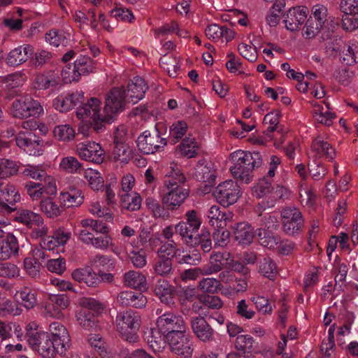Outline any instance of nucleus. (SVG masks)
Segmentation results:
<instances>
[{"mask_svg": "<svg viewBox=\"0 0 358 358\" xmlns=\"http://www.w3.org/2000/svg\"><path fill=\"white\" fill-rule=\"evenodd\" d=\"M234 165L230 168L233 176L241 182L248 184L253 178V170L262 164V156L257 152L236 150L230 155Z\"/></svg>", "mask_w": 358, "mask_h": 358, "instance_id": "nucleus-1", "label": "nucleus"}, {"mask_svg": "<svg viewBox=\"0 0 358 358\" xmlns=\"http://www.w3.org/2000/svg\"><path fill=\"white\" fill-rule=\"evenodd\" d=\"M186 180L185 175L180 170H173L164 180V185L167 192L162 196V202L168 210H176L189 196V190L180 185Z\"/></svg>", "mask_w": 358, "mask_h": 358, "instance_id": "nucleus-2", "label": "nucleus"}, {"mask_svg": "<svg viewBox=\"0 0 358 358\" xmlns=\"http://www.w3.org/2000/svg\"><path fill=\"white\" fill-rule=\"evenodd\" d=\"M271 182L264 177L260 179L252 188V194L257 199H264L257 206V210L262 211L273 208L278 199H281L288 194V190L283 186L278 185L274 191Z\"/></svg>", "mask_w": 358, "mask_h": 358, "instance_id": "nucleus-3", "label": "nucleus"}, {"mask_svg": "<svg viewBox=\"0 0 358 358\" xmlns=\"http://www.w3.org/2000/svg\"><path fill=\"white\" fill-rule=\"evenodd\" d=\"M141 323V315L133 310L118 313L115 318L116 329L120 336L132 343L138 341V331Z\"/></svg>", "mask_w": 358, "mask_h": 358, "instance_id": "nucleus-4", "label": "nucleus"}, {"mask_svg": "<svg viewBox=\"0 0 358 358\" xmlns=\"http://www.w3.org/2000/svg\"><path fill=\"white\" fill-rule=\"evenodd\" d=\"M31 348L43 358H55L57 355L64 356L67 350L52 340L48 332L31 334L27 338Z\"/></svg>", "mask_w": 358, "mask_h": 358, "instance_id": "nucleus-5", "label": "nucleus"}, {"mask_svg": "<svg viewBox=\"0 0 358 358\" xmlns=\"http://www.w3.org/2000/svg\"><path fill=\"white\" fill-rule=\"evenodd\" d=\"M101 101L91 98L86 103L77 109V116L83 120L88 121L96 132L101 131L108 117L101 113Z\"/></svg>", "mask_w": 358, "mask_h": 358, "instance_id": "nucleus-6", "label": "nucleus"}, {"mask_svg": "<svg viewBox=\"0 0 358 358\" xmlns=\"http://www.w3.org/2000/svg\"><path fill=\"white\" fill-rule=\"evenodd\" d=\"M15 220L31 229L30 236L33 238L45 236L48 234V227L44 224L43 217L36 213L27 209L19 210Z\"/></svg>", "mask_w": 358, "mask_h": 358, "instance_id": "nucleus-7", "label": "nucleus"}, {"mask_svg": "<svg viewBox=\"0 0 358 358\" xmlns=\"http://www.w3.org/2000/svg\"><path fill=\"white\" fill-rule=\"evenodd\" d=\"M10 113L14 117L24 119L39 116L43 113V108L38 101L30 96H23L13 101Z\"/></svg>", "mask_w": 358, "mask_h": 358, "instance_id": "nucleus-8", "label": "nucleus"}, {"mask_svg": "<svg viewBox=\"0 0 358 358\" xmlns=\"http://www.w3.org/2000/svg\"><path fill=\"white\" fill-rule=\"evenodd\" d=\"M282 229L285 234L294 236L299 234L304 226V220L301 212L294 206L284 208L280 213Z\"/></svg>", "mask_w": 358, "mask_h": 358, "instance_id": "nucleus-9", "label": "nucleus"}, {"mask_svg": "<svg viewBox=\"0 0 358 358\" xmlns=\"http://www.w3.org/2000/svg\"><path fill=\"white\" fill-rule=\"evenodd\" d=\"M171 351L176 355L189 357L193 352L192 342L187 334V327L175 333L165 335Z\"/></svg>", "mask_w": 358, "mask_h": 358, "instance_id": "nucleus-10", "label": "nucleus"}, {"mask_svg": "<svg viewBox=\"0 0 358 358\" xmlns=\"http://www.w3.org/2000/svg\"><path fill=\"white\" fill-rule=\"evenodd\" d=\"M166 144V138H162L157 129L152 131H145L137 139V145L139 150L146 155L162 150Z\"/></svg>", "mask_w": 358, "mask_h": 358, "instance_id": "nucleus-11", "label": "nucleus"}, {"mask_svg": "<svg viewBox=\"0 0 358 358\" xmlns=\"http://www.w3.org/2000/svg\"><path fill=\"white\" fill-rule=\"evenodd\" d=\"M213 194L220 204L228 207L236 203L241 195V192L236 182L227 180L216 187Z\"/></svg>", "mask_w": 358, "mask_h": 358, "instance_id": "nucleus-12", "label": "nucleus"}, {"mask_svg": "<svg viewBox=\"0 0 358 358\" xmlns=\"http://www.w3.org/2000/svg\"><path fill=\"white\" fill-rule=\"evenodd\" d=\"M125 90L122 88H113L106 96L104 113L108 117L109 122L112 120L113 115L122 111L125 104L128 102V98L125 94Z\"/></svg>", "mask_w": 358, "mask_h": 358, "instance_id": "nucleus-13", "label": "nucleus"}, {"mask_svg": "<svg viewBox=\"0 0 358 358\" xmlns=\"http://www.w3.org/2000/svg\"><path fill=\"white\" fill-rule=\"evenodd\" d=\"M156 314L160 315L157 319V328L163 334H171V333H175L178 329L181 330L187 327L183 318L173 313L166 312L162 313V310L157 308Z\"/></svg>", "mask_w": 358, "mask_h": 358, "instance_id": "nucleus-14", "label": "nucleus"}, {"mask_svg": "<svg viewBox=\"0 0 358 358\" xmlns=\"http://www.w3.org/2000/svg\"><path fill=\"white\" fill-rule=\"evenodd\" d=\"M339 9L343 13L342 28L347 31L358 29V0H341Z\"/></svg>", "mask_w": 358, "mask_h": 358, "instance_id": "nucleus-15", "label": "nucleus"}, {"mask_svg": "<svg viewBox=\"0 0 358 358\" xmlns=\"http://www.w3.org/2000/svg\"><path fill=\"white\" fill-rule=\"evenodd\" d=\"M76 152L83 160L95 164H101L105 157V151L99 143L85 141L76 145Z\"/></svg>", "mask_w": 358, "mask_h": 358, "instance_id": "nucleus-16", "label": "nucleus"}, {"mask_svg": "<svg viewBox=\"0 0 358 358\" xmlns=\"http://www.w3.org/2000/svg\"><path fill=\"white\" fill-rule=\"evenodd\" d=\"M80 241L96 249L106 250L112 245V237L109 234H101L95 236L87 229H79L75 232Z\"/></svg>", "mask_w": 358, "mask_h": 358, "instance_id": "nucleus-17", "label": "nucleus"}, {"mask_svg": "<svg viewBox=\"0 0 358 358\" xmlns=\"http://www.w3.org/2000/svg\"><path fill=\"white\" fill-rule=\"evenodd\" d=\"M46 257L45 251L40 248H36L31 250L29 256L24 259V268L29 277L39 278L41 264Z\"/></svg>", "mask_w": 358, "mask_h": 358, "instance_id": "nucleus-18", "label": "nucleus"}, {"mask_svg": "<svg viewBox=\"0 0 358 358\" xmlns=\"http://www.w3.org/2000/svg\"><path fill=\"white\" fill-rule=\"evenodd\" d=\"M22 174L34 180H39L41 182L48 184V191L50 193H57V186L55 179L48 175L41 166L28 164L22 171Z\"/></svg>", "mask_w": 358, "mask_h": 358, "instance_id": "nucleus-19", "label": "nucleus"}, {"mask_svg": "<svg viewBox=\"0 0 358 358\" xmlns=\"http://www.w3.org/2000/svg\"><path fill=\"white\" fill-rule=\"evenodd\" d=\"M191 327L199 341L209 343L214 340L215 331L203 317H192Z\"/></svg>", "mask_w": 358, "mask_h": 358, "instance_id": "nucleus-20", "label": "nucleus"}, {"mask_svg": "<svg viewBox=\"0 0 358 358\" xmlns=\"http://www.w3.org/2000/svg\"><path fill=\"white\" fill-rule=\"evenodd\" d=\"M84 101L82 92H75L68 94H61L53 101L54 108L60 112H66Z\"/></svg>", "mask_w": 358, "mask_h": 358, "instance_id": "nucleus-21", "label": "nucleus"}, {"mask_svg": "<svg viewBox=\"0 0 358 358\" xmlns=\"http://www.w3.org/2000/svg\"><path fill=\"white\" fill-rule=\"evenodd\" d=\"M116 301L122 307L142 308L147 304V298L139 292L122 291L118 294Z\"/></svg>", "mask_w": 358, "mask_h": 358, "instance_id": "nucleus-22", "label": "nucleus"}, {"mask_svg": "<svg viewBox=\"0 0 358 358\" xmlns=\"http://www.w3.org/2000/svg\"><path fill=\"white\" fill-rule=\"evenodd\" d=\"M308 9L306 7L293 8L289 10L284 20L285 27L291 31L298 30L307 17Z\"/></svg>", "mask_w": 358, "mask_h": 358, "instance_id": "nucleus-23", "label": "nucleus"}, {"mask_svg": "<svg viewBox=\"0 0 358 358\" xmlns=\"http://www.w3.org/2000/svg\"><path fill=\"white\" fill-rule=\"evenodd\" d=\"M148 85L144 79L136 76L127 85L128 102L135 104L141 100L148 90Z\"/></svg>", "mask_w": 358, "mask_h": 358, "instance_id": "nucleus-24", "label": "nucleus"}, {"mask_svg": "<svg viewBox=\"0 0 358 358\" xmlns=\"http://www.w3.org/2000/svg\"><path fill=\"white\" fill-rule=\"evenodd\" d=\"M33 53L34 48L30 45L26 44L18 46L9 52L6 62L11 66H19L27 62Z\"/></svg>", "mask_w": 358, "mask_h": 358, "instance_id": "nucleus-25", "label": "nucleus"}, {"mask_svg": "<svg viewBox=\"0 0 358 358\" xmlns=\"http://www.w3.org/2000/svg\"><path fill=\"white\" fill-rule=\"evenodd\" d=\"M205 34L208 38L222 43L231 41L235 36V32L232 29L217 24L208 26L205 30Z\"/></svg>", "mask_w": 358, "mask_h": 358, "instance_id": "nucleus-26", "label": "nucleus"}, {"mask_svg": "<svg viewBox=\"0 0 358 358\" xmlns=\"http://www.w3.org/2000/svg\"><path fill=\"white\" fill-rule=\"evenodd\" d=\"M280 117V112L279 110H273L266 114L264 117V124L267 125V132H277L274 134V145L279 148L282 145L285 140V135L278 130V125L279 124V118Z\"/></svg>", "mask_w": 358, "mask_h": 358, "instance_id": "nucleus-27", "label": "nucleus"}, {"mask_svg": "<svg viewBox=\"0 0 358 358\" xmlns=\"http://www.w3.org/2000/svg\"><path fill=\"white\" fill-rule=\"evenodd\" d=\"M233 215L231 213L222 211L217 205L210 207L207 211L208 224L217 228H224L227 222L231 220Z\"/></svg>", "mask_w": 358, "mask_h": 358, "instance_id": "nucleus-28", "label": "nucleus"}, {"mask_svg": "<svg viewBox=\"0 0 358 358\" xmlns=\"http://www.w3.org/2000/svg\"><path fill=\"white\" fill-rule=\"evenodd\" d=\"M20 248L17 238L13 234H8L0 241V260H7L13 256L18 255Z\"/></svg>", "mask_w": 358, "mask_h": 358, "instance_id": "nucleus-29", "label": "nucleus"}, {"mask_svg": "<svg viewBox=\"0 0 358 358\" xmlns=\"http://www.w3.org/2000/svg\"><path fill=\"white\" fill-rule=\"evenodd\" d=\"M311 150L317 157H324L329 161H333L336 155L335 149L321 136H318L313 140Z\"/></svg>", "mask_w": 358, "mask_h": 358, "instance_id": "nucleus-30", "label": "nucleus"}, {"mask_svg": "<svg viewBox=\"0 0 358 358\" xmlns=\"http://www.w3.org/2000/svg\"><path fill=\"white\" fill-rule=\"evenodd\" d=\"M49 335L51 338L67 350L70 348V336L66 327L58 322L49 325Z\"/></svg>", "mask_w": 358, "mask_h": 358, "instance_id": "nucleus-31", "label": "nucleus"}, {"mask_svg": "<svg viewBox=\"0 0 358 358\" xmlns=\"http://www.w3.org/2000/svg\"><path fill=\"white\" fill-rule=\"evenodd\" d=\"M234 235L236 241L241 245L250 244L255 236L254 228L248 223L240 222L234 227Z\"/></svg>", "mask_w": 358, "mask_h": 358, "instance_id": "nucleus-32", "label": "nucleus"}, {"mask_svg": "<svg viewBox=\"0 0 358 358\" xmlns=\"http://www.w3.org/2000/svg\"><path fill=\"white\" fill-rule=\"evenodd\" d=\"M229 257L228 252H213L210 257L209 262L203 266L206 275L215 274L221 271L224 265V260H227Z\"/></svg>", "mask_w": 358, "mask_h": 358, "instance_id": "nucleus-33", "label": "nucleus"}, {"mask_svg": "<svg viewBox=\"0 0 358 358\" xmlns=\"http://www.w3.org/2000/svg\"><path fill=\"white\" fill-rule=\"evenodd\" d=\"M0 199L8 202L11 206L20 201V194L15 186L11 182L0 179Z\"/></svg>", "mask_w": 358, "mask_h": 358, "instance_id": "nucleus-34", "label": "nucleus"}, {"mask_svg": "<svg viewBox=\"0 0 358 358\" xmlns=\"http://www.w3.org/2000/svg\"><path fill=\"white\" fill-rule=\"evenodd\" d=\"M24 191L32 201H38L44 197V195L52 196L56 193L48 191V184L33 181L27 182L24 185Z\"/></svg>", "mask_w": 358, "mask_h": 358, "instance_id": "nucleus-35", "label": "nucleus"}, {"mask_svg": "<svg viewBox=\"0 0 358 358\" xmlns=\"http://www.w3.org/2000/svg\"><path fill=\"white\" fill-rule=\"evenodd\" d=\"M173 291L174 287L164 279L159 280L155 287L156 295L163 303L168 306L174 303Z\"/></svg>", "mask_w": 358, "mask_h": 358, "instance_id": "nucleus-36", "label": "nucleus"}, {"mask_svg": "<svg viewBox=\"0 0 358 358\" xmlns=\"http://www.w3.org/2000/svg\"><path fill=\"white\" fill-rule=\"evenodd\" d=\"M313 114L314 118L320 124L326 126L332 124L336 117L335 114L331 111L329 103H324V105L315 103L313 105Z\"/></svg>", "mask_w": 358, "mask_h": 358, "instance_id": "nucleus-37", "label": "nucleus"}, {"mask_svg": "<svg viewBox=\"0 0 358 358\" xmlns=\"http://www.w3.org/2000/svg\"><path fill=\"white\" fill-rule=\"evenodd\" d=\"M59 78L57 73L49 71L38 74L34 80V87L38 90H47L59 85Z\"/></svg>", "mask_w": 358, "mask_h": 358, "instance_id": "nucleus-38", "label": "nucleus"}, {"mask_svg": "<svg viewBox=\"0 0 358 358\" xmlns=\"http://www.w3.org/2000/svg\"><path fill=\"white\" fill-rule=\"evenodd\" d=\"M145 205L155 219L168 220L170 217L169 210L165 208V205L161 204L156 199L149 196L145 201Z\"/></svg>", "mask_w": 358, "mask_h": 358, "instance_id": "nucleus-39", "label": "nucleus"}, {"mask_svg": "<svg viewBox=\"0 0 358 358\" xmlns=\"http://www.w3.org/2000/svg\"><path fill=\"white\" fill-rule=\"evenodd\" d=\"M124 283L126 286L139 290L147 289L145 276L136 271H129L124 275Z\"/></svg>", "mask_w": 358, "mask_h": 358, "instance_id": "nucleus-40", "label": "nucleus"}, {"mask_svg": "<svg viewBox=\"0 0 358 358\" xmlns=\"http://www.w3.org/2000/svg\"><path fill=\"white\" fill-rule=\"evenodd\" d=\"M73 16L74 20L80 25H90L93 30L97 29L98 23L94 9H89L86 13L83 10H76Z\"/></svg>", "mask_w": 358, "mask_h": 358, "instance_id": "nucleus-41", "label": "nucleus"}, {"mask_svg": "<svg viewBox=\"0 0 358 358\" xmlns=\"http://www.w3.org/2000/svg\"><path fill=\"white\" fill-rule=\"evenodd\" d=\"M120 204L123 208L134 211L140 209L141 206V197L136 192L120 194Z\"/></svg>", "mask_w": 358, "mask_h": 358, "instance_id": "nucleus-42", "label": "nucleus"}, {"mask_svg": "<svg viewBox=\"0 0 358 358\" xmlns=\"http://www.w3.org/2000/svg\"><path fill=\"white\" fill-rule=\"evenodd\" d=\"M178 149L182 156L192 158L197 155L199 145L194 138L187 136L182 140Z\"/></svg>", "mask_w": 358, "mask_h": 358, "instance_id": "nucleus-43", "label": "nucleus"}, {"mask_svg": "<svg viewBox=\"0 0 358 358\" xmlns=\"http://www.w3.org/2000/svg\"><path fill=\"white\" fill-rule=\"evenodd\" d=\"M198 230L199 228H193L185 221H180L175 225V232L179 234L187 244L192 243V241L196 235Z\"/></svg>", "mask_w": 358, "mask_h": 358, "instance_id": "nucleus-44", "label": "nucleus"}, {"mask_svg": "<svg viewBox=\"0 0 358 358\" xmlns=\"http://www.w3.org/2000/svg\"><path fill=\"white\" fill-rule=\"evenodd\" d=\"M20 313L21 309L17 304L8 299L5 292L0 291V315H19Z\"/></svg>", "mask_w": 358, "mask_h": 358, "instance_id": "nucleus-45", "label": "nucleus"}, {"mask_svg": "<svg viewBox=\"0 0 358 358\" xmlns=\"http://www.w3.org/2000/svg\"><path fill=\"white\" fill-rule=\"evenodd\" d=\"M132 157L129 146L123 143L115 142L112 157L115 162L127 164Z\"/></svg>", "mask_w": 358, "mask_h": 358, "instance_id": "nucleus-46", "label": "nucleus"}, {"mask_svg": "<svg viewBox=\"0 0 358 358\" xmlns=\"http://www.w3.org/2000/svg\"><path fill=\"white\" fill-rule=\"evenodd\" d=\"M165 334H163L157 328L152 329L148 336V343L154 352L162 351L166 345Z\"/></svg>", "mask_w": 358, "mask_h": 358, "instance_id": "nucleus-47", "label": "nucleus"}, {"mask_svg": "<svg viewBox=\"0 0 358 358\" xmlns=\"http://www.w3.org/2000/svg\"><path fill=\"white\" fill-rule=\"evenodd\" d=\"M61 171L67 173H79L83 170V165L78 159L73 156L63 157L59 164Z\"/></svg>", "mask_w": 358, "mask_h": 358, "instance_id": "nucleus-48", "label": "nucleus"}, {"mask_svg": "<svg viewBox=\"0 0 358 358\" xmlns=\"http://www.w3.org/2000/svg\"><path fill=\"white\" fill-rule=\"evenodd\" d=\"M19 166L15 161L6 158H0V179L6 178L17 175Z\"/></svg>", "mask_w": 358, "mask_h": 358, "instance_id": "nucleus-49", "label": "nucleus"}, {"mask_svg": "<svg viewBox=\"0 0 358 358\" xmlns=\"http://www.w3.org/2000/svg\"><path fill=\"white\" fill-rule=\"evenodd\" d=\"M259 272L270 280H274L278 273L276 264L270 257H264L259 262Z\"/></svg>", "mask_w": 358, "mask_h": 358, "instance_id": "nucleus-50", "label": "nucleus"}, {"mask_svg": "<svg viewBox=\"0 0 358 358\" xmlns=\"http://www.w3.org/2000/svg\"><path fill=\"white\" fill-rule=\"evenodd\" d=\"M79 76H86L93 72L95 68V64L93 60L85 55H80L74 62Z\"/></svg>", "mask_w": 358, "mask_h": 358, "instance_id": "nucleus-51", "label": "nucleus"}, {"mask_svg": "<svg viewBox=\"0 0 358 358\" xmlns=\"http://www.w3.org/2000/svg\"><path fill=\"white\" fill-rule=\"evenodd\" d=\"M22 304L27 309L33 308L37 304L36 292L29 287H24L17 292Z\"/></svg>", "mask_w": 358, "mask_h": 358, "instance_id": "nucleus-52", "label": "nucleus"}, {"mask_svg": "<svg viewBox=\"0 0 358 358\" xmlns=\"http://www.w3.org/2000/svg\"><path fill=\"white\" fill-rule=\"evenodd\" d=\"M76 320L83 329L90 330L96 324L94 314L87 309H81L76 313Z\"/></svg>", "mask_w": 358, "mask_h": 358, "instance_id": "nucleus-53", "label": "nucleus"}, {"mask_svg": "<svg viewBox=\"0 0 358 358\" xmlns=\"http://www.w3.org/2000/svg\"><path fill=\"white\" fill-rule=\"evenodd\" d=\"M60 199L64 203L69 206L80 205L84 200L82 192L79 189H73L69 192H62Z\"/></svg>", "mask_w": 358, "mask_h": 358, "instance_id": "nucleus-54", "label": "nucleus"}, {"mask_svg": "<svg viewBox=\"0 0 358 358\" xmlns=\"http://www.w3.org/2000/svg\"><path fill=\"white\" fill-rule=\"evenodd\" d=\"M188 245L192 246L200 245L201 248L204 252H208L212 249V241L210 238V234L208 231L201 230L199 234L195 236Z\"/></svg>", "mask_w": 358, "mask_h": 358, "instance_id": "nucleus-55", "label": "nucleus"}, {"mask_svg": "<svg viewBox=\"0 0 358 358\" xmlns=\"http://www.w3.org/2000/svg\"><path fill=\"white\" fill-rule=\"evenodd\" d=\"M309 18H312L319 26L324 27L329 19V13L327 8L322 4H316L313 6L311 15Z\"/></svg>", "mask_w": 358, "mask_h": 358, "instance_id": "nucleus-56", "label": "nucleus"}, {"mask_svg": "<svg viewBox=\"0 0 358 358\" xmlns=\"http://www.w3.org/2000/svg\"><path fill=\"white\" fill-rule=\"evenodd\" d=\"M188 125L183 120H178L173 123L170 127L169 135L173 143H176L187 133Z\"/></svg>", "mask_w": 358, "mask_h": 358, "instance_id": "nucleus-57", "label": "nucleus"}, {"mask_svg": "<svg viewBox=\"0 0 358 358\" xmlns=\"http://www.w3.org/2000/svg\"><path fill=\"white\" fill-rule=\"evenodd\" d=\"M55 138L60 141H70L75 137V130L69 124H62L55 127L53 130Z\"/></svg>", "mask_w": 358, "mask_h": 358, "instance_id": "nucleus-58", "label": "nucleus"}, {"mask_svg": "<svg viewBox=\"0 0 358 358\" xmlns=\"http://www.w3.org/2000/svg\"><path fill=\"white\" fill-rule=\"evenodd\" d=\"M40 208L41 211L49 217H57L61 213L59 206L52 201L50 196L41 200Z\"/></svg>", "mask_w": 358, "mask_h": 358, "instance_id": "nucleus-59", "label": "nucleus"}, {"mask_svg": "<svg viewBox=\"0 0 358 358\" xmlns=\"http://www.w3.org/2000/svg\"><path fill=\"white\" fill-rule=\"evenodd\" d=\"M84 178L94 190H99L103 186V179L101 173L93 169H87L84 172Z\"/></svg>", "mask_w": 358, "mask_h": 358, "instance_id": "nucleus-60", "label": "nucleus"}, {"mask_svg": "<svg viewBox=\"0 0 358 358\" xmlns=\"http://www.w3.org/2000/svg\"><path fill=\"white\" fill-rule=\"evenodd\" d=\"M156 274L162 276H168L173 271L171 258H162L157 257L154 266Z\"/></svg>", "mask_w": 358, "mask_h": 358, "instance_id": "nucleus-61", "label": "nucleus"}, {"mask_svg": "<svg viewBox=\"0 0 358 358\" xmlns=\"http://www.w3.org/2000/svg\"><path fill=\"white\" fill-rule=\"evenodd\" d=\"M129 257L136 268H143L147 264V253L143 248L134 247L129 252Z\"/></svg>", "mask_w": 358, "mask_h": 358, "instance_id": "nucleus-62", "label": "nucleus"}, {"mask_svg": "<svg viewBox=\"0 0 358 358\" xmlns=\"http://www.w3.org/2000/svg\"><path fill=\"white\" fill-rule=\"evenodd\" d=\"M253 338L248 334H241L236 337L235 341L236 348L242 353H250L253 350Z\"/></svg>", "mask_w": 358, "mask_h": 358, "instance_id": "nucleus-63", "label": "nucleus"}, {"mask_svg": "<svg viewBox=\"0 0 358 358\" xmlns=\"http://www.w3.org/2000/svg\"><path fill=\"white\" fill-rule=\"evenodd\" d=\"M299 200L303 206H312L315 200V194L312 187L306 182H301L299 189Z\"/></svg>", "mask_w": 358, "mask_h": 358, "instance_id": "nucleus-64", "label": "nucleus"}]
</instances>
